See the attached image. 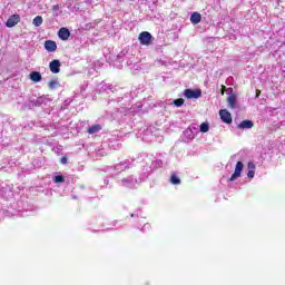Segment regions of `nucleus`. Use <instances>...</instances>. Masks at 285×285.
<instances>
[{
    "instance_id": "f257e3e1",
    "label": "nucleus",
    "mask_w": 285,
    "mask_h": 285,
    "mask_svg": "<svg viewBox=\"0 0 285 285\" xmlns=\"http://www.w3.org/2000/svg\"><path fill=\"white\" fill-rule=\"evenodd\" d=\"M138 41H140L141 46H150L153 43V35L148 31H142L139 33Z\"/></svg>"
},
{
    "instance_id": "f03ea898",
    "label": "nucleus",
    "mask_w": 285,
    "mask_h": 285,
    "mask_svg": "<svg viewBox=\"0 0 285 285\" xmlns=\"http://www.w3.org/2000/svg\"><path fill=\"white\" fill-rule=\"evenodd\" d=\"M184 96L186 99H199V97H202V89H185Z\"/></svg>"
},
{
    "instance_id": "7ed1b4c3",
    "label": "nucleus",
    "mask_w": 285,
    "mask_h": 285,
    "mask_svg": "<svg viewBox=\"0 0 285 285\" xmlns=\"http://www.w3.org/2000/svg\"><path fill=\"white\" fill-rule=\"evenodd\" d=\"M219 117L223 124H233V116L230 115V111H227L226 109H220Z\"/></svg>"
},
{
    "instance_id": "20e7f679",
    "label": "nucleus",
    "mask_w": 285,
    "mask_h": 285,
    "mask_svg": "<svg viewBox=\"0 0 285 285\" xmlns=\"http://www.w3.org/2000/svg\"><path fill=\"white\" fill-rule=\"evenodd\" d=\"M242 170H244V163L237 161L236 167H235V171L230 176L229 181H235V179H237V177H242Z\"/></svg>"
},
{
    "instance_id": "39448f33",
    "label": "nucleus",
    "mask_w": 285,
    "mask_h": 285,
    "mask_svg": "<svg viewBox=\"0 0 285 285\" xmlns=\"http://www.w3.org/2000/svg\"><path fill=\"white\" fill-rule=\"evenodd\" d=\"M49 69L53 75H59V72H61V61L52 60L49 63Z\"/></svg>"
},
{
    "instance_id": "423d86ee",
    "label": "nucleus",
    "mask_w": 285,
    "mask_h": 285,
    "mask_svg": "<svg viewBox=\"0 0 285 285\" xmlns=\"http://www.w3.org/2000/svg\"><path fill=\"white\" fill-rule=\"evenodd\" d=\"M19 21H21V17L19 14H13L7 20L6 26L7 28H14Z\"/></svg>"
},
{
    "instance_id": "0eeeda50",
    "label": "nucleus",
    "mask_w": 285,
    "mask_h": 285,
    "mask_svg": "<svg viewBox=\"0 0 285 285\" xmlns=\"http://www.w3.org/2000/svg\"><path fill=\"white\" fill-rule=\"evenodd\" d=\"M58 37L62 41H68V39H70V30L68 28H60L58 31Z\"/></svg>"
},
{
    "instance_id": "6e6552de",
    "label": "nucleus",
    "mask_w": 285,
    "mask_h": 285,
    "mask_svg": "<svg viewBox=\"0 0 285 285\" xmlns=\"http://www.w3.org/2000/svg\"><path fill=\"white\" fill-rule=\"evenodd\" d=\"M45 49L47 52H56L57 51V42L55 40H46Z\"/></svg>"
},
{
    "instance_id": "1a4fd4ad",
    "label": "nucleus",
    "mask_w": 285,
    "mask_h": 285,
    "mask_svg": "<svg viewBox=\"0 0 285 285\" xmlns=\"http://www.w3.org/2000/svg\"><path fill=\"white\" fill-rule=\"evenodd\" d=\"M227 104L232 110H235L237 108V96L235 94H232L227 97Z\"/></svg>"
},
{
    "instance_id": "9d476101",
    "label": "nucleus",
    "mask_w": 285,
    "mask_h": 285,
    "mask_svg": "<svg viewBox=\"0 0 285 285\" xmlns=\"http://www.w3.org/2000/svg\"><path fill=\"white\" fill-rule=\"evenodd\" d=\"M29 79L31 81H33V83H39V81H41V79H42L41 72H39V71H31L29 73Z\"/></svg>"
},
{
    "instance_id": "9b49d317",
    "label": "nucleus",
    "mask_w": 285,
    "mask_h": 285,
    "mask_svg": "<svg viewBox=\"0 0 285 285\" xmlns=\"http://www.w3.org/2000/svg\"><path fill=\"white\" fill-rule=\"evenodd\" d=\"M253 126H255V124L253 122V120H243V121L238 125V128H240V130H246V129L253 128Z\"/></svg>"
},
{
    "instance_id": "f8f14e48",
    "label": "nucleus",
    "mask_w": 285,
    "mask_h": 285,
    "mask_svg": "<svg viewBox=\"0 0 285 285\" xmlns=\"http://www.w3.org/2000/svg\"><path fill=\"white\" fill-rule=\"evenodd\" d=\"M190 22H191L194 26H197V23H202V13H199V12H194V13H191V16H190Z\"/></svg>"
},
{
    "instance_id": "ddd939ff",
    "label": "nucleus",
    "mask_w": 285,
    "mask_h": 285,
    "mask_svg": "<svg viewBox=\"0 0 285 285\" xmlns=\"http://www.w3.org/2000/svg\"><path fill=\"white\" fill-rule=\"evenodd\" d=\"M99 130H101V125L96 124V125H92L91 127H89V128L87 129V132H88L89 135H96V132H99Z\"/></svg>"
},
{
    "instance_id": "4468645a",
    "label": "nucleus",
    "mask_w": 285,
    "mask_h": 285,
    "mask_svg": "<svg viewBox=\"0 0 285 285\" xmlns=\"http://www.w3.org/2000/svg\"><path fill=\"white\" fill-rule=\"evenodd\" d=\"M169 181L174 186H179V184H181V179H179V177H177V174H171Z\"/></svg>"
},
{
    "instance_id": "2eb2a0df",
    "label": "nucleus",
    "mask_w": 285,
    "mask_h": 285,
    "mask_svg": "<svg viewBox=\"0 0 285 285\" xmlns=\"http://www.w3.org/2000/svg\"><path fill=\"white\" fill-rule=\"evenodd\" d=\"M43 23V18L41 16H37L35 19H33V26L36 28H39V26H41Z\"/></svg>"
},
{
    "instance_id": "dca6fc26",
    "label": "nucleus",
    "mask_w": 285,
    "mask_h": 285,
    "mask_svg": "<svg viewBox=\"0 0 285 285\" xmlns=\"http://www.w3.org/2000/svg\"><path fill=\"white\" fill-rule=\"evenodd\" d=\"M208 130H210V126L208 125V122H203L200 125V132H208Z\"/></svg>"
},
{
    "instance_id": "f3484780",
    "label": "nucleus",
    "mask_w": 285,
    "mask_h": 285,
    "mask_svg": "<svg viewBox=\"0 0 285 285\" xmlns=\"http://www.w3.org/2000/svg\"><path fill=\"white\" fill-rule=\"evenodd\" d=\"M174 105L176 106V108H181V106L184 105V98L175 99Z\"/></svg>"
},
{
    "instance_id": "a211bd4d",
    "label": "nucleus",
    "mask_w": 285,
    "mask_h": 285,
    "mask_svg": "<svg viewBox=\"0 0 285 285\" xmlns=\"http://www.w3.org/2000/svg\"><path fill=\"white\" fill-rule=\"evenodd\" d=\"M57 86H59V82L57 80H51L48 83V87L50 88V90H55V88H57Z\"/></svg>"
},
{
    "instance_id": "6ab92c4d",
    "label": "nucleus",
    "mask_w": 285,
    "mask_h": 285,
    "mask_svg": "<svg viewBox=\"0 0 285 285\" xmlns=\"http://www.w3.org/2000/svg\"><path fill=\"white\" fill-rule=\"evenodd\" d=\"M63 181H65L63 176L58 175V176L55 177V183L56 184H63Z\"/></svg>"
},
{
    "instance_id": "aec40b11",
    "label": "nucleus",
    "mask_w": 285,
    "mask_h": 285,
    "mask_svg": "<svg viewBox=\"0 0 285 285\" xmlns=\"http://www.w3.org/2000/svg\"><path fill=\"white\" fill-rule=\"evenodd\" d=\"M247 177H248L249 179H253V177H255V170H248Z\"/></svg>"
},
{
    "instance_id": "412c9836",
    "label": "nucleus",
    "mask_w": 285,
    "mask_h": 285,
    "mask_svg": "<svg viewBox=\"0 0 285 285\" xmlns=\"http://www.w3.org/2000/svg\"><path fill=\"white\" fill-rule=\"evenodd\" d=\"M247 168H248V170H255V165L252 161H249L247 164Z\"/></svg>"
},
{
    "instance_id": "4be33fe9",
    "label": "nucleus",
    "mask_w": 285,
    "mask_h": 285,
    "mask_svg": "<svg viewBox=\"0 0 285 285\" xmlns=\"http://www.w3.org/2000/svg\"><path fill=\"white\" fill-rule=\"evenodd\" d=\"M60 163L63 164V165L68 164V157L62 156L61 159H60Z\"/></svg>"
},
{
    "instance_id": "5701e85b",
    "label": "nucleus",
    "mask_w": 285,
    "mask_h": 285,
    "mask_svg": "<svg viewBox=\"0 0 285 285\" xmlns=\"http://www.w3.org/2000/svg\"><path fill=\"white\" fill-rule=\"evenodd\" d=\"M225 94H226V86L222 85L220 95H225Z\"/></svg>"
},
{
    "instance_id": "b1692460",
    "label": "nucleus",
    "mask_w": 285,
    "mask_h": 285,
    "mask_svg": "<svg viewBox=\"0 0 285 285\" xmlns=\"http://www.w3.org/2000/svg\"><path fill=\"white\" fill-rule=\"evenodd\" d=\"M261 95H262V90L256 89V99L259 98Z\"/></svg>"
},
{
    "instance_id": "393cba45",
    "label": "nucleus",
    "mask_w": 285,
    "mask_h": 285,
    "mask_svg": "<svg viewBox=\"0 0 285 285\" xmlns=\"http://www.w3.org/2000/svg\"><path fill=\"white\" fill-rule=\"evenodd\" d=\"M52 10H55V11L59 10V4H55V6L52 7Z\"/></svg>"
}]
</instances>
